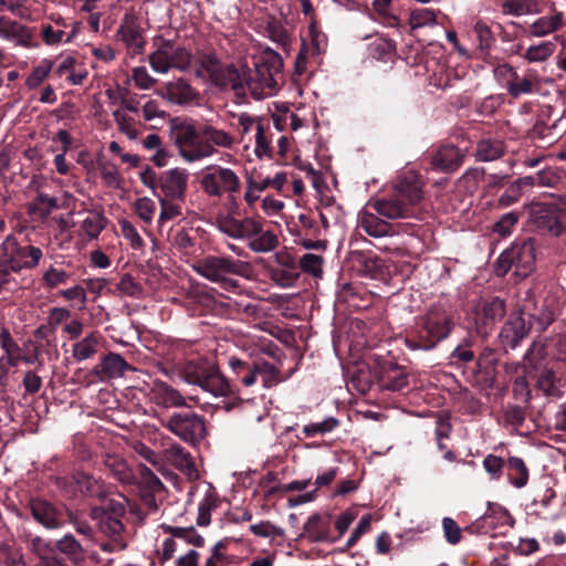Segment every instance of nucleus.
Instances as JSON below:
<instances>
[{"mask_svg": "<svg viewBox=\"0 0 566 566\" xmlns=\"http://www.w3.org/2000/svg\"><path fill=\"white\" fill-rule=\"evenodd\" d=\"M283 60L271 49L264 50L253 62V67L247 64L240 69L230 66L227 71L230 87L242 93L247 87L254 98L262 99L276 93L279 81L282 78Z\"/></svg>", "mask_w": 566, "mask_h": 566, "instance_id": "1", "label": "nucleus"}, {"mask_svg": "<svg viewBox=\"0 0 566 566\" xmlns=\"http://www.w3.org/2000/svg\"><path fill=\"white\" fill-rule=\"evenodd\" d=\"M421 199L422 182L416 172L409 171L398 180L390 196L370 199L368 207L389 220L407 219L413 216L412 208Z\"/></svg>", "mask_w": 566, "mask_h": 566, "instance_id": "2", "label": "nucleus"}, {"mask_svg": "<svg viewBox=\"0 0 566 566\" xmlns=\"http://www.w3.org/2000/svg\"><path fill=\"white\" fill-rule=\"evenodd\" d=\"M179 375L189 385L200 387L214 397L227 396L231 387L218 366L209 359H193L186 361L179 369Z\"/></svg>", "mask_w": 566, "mask_h": 566, "instance_id": "3", "label": "nucleus"}, {"mask_svg": "<svg viewBox=\"0 0 566 566\" xmlns=\"http://www.w3.org/2000/svg\"><path fill=\"white\" fill-rule=\"evenodd\" d=\"M451 329L450 313L443 307L432 306L422 318V325L418 332V342L407 339V345L412 349H432L439 342L449 336Z\"/></svg>", "mask_w": 566, "mask_h": 566, "instance_id": "4", "label": "nucleus"}, {"mask_svg": "<svg viewBox=\"0 0 566 566\" xmlns=\"http://www.w3.org/2000/svg\"><path fill=\"white\" fill-rule=\"evenodd\" d=\"M534 264V240L527 239L512 244L501 253L495 264V272L497 275H505L514 268L516 275L526 277L533 271Z\"/></svg>", "mask_w": 566, "mask_h": 566, "instance_id": "5", "label": "nucleus"}, {"mask_svg": "<svg viewBox=\"0 0 566 566\" xmlns=\"http://www.w3.org/2000/svg\"><path fill=\"white\" fill-rule=\"evenodd\" d=\"M43 258V251L35 245H21L13 234L0 243V259L4 260L13 273L35 269Z\"/></svg>", "mask_w": 566, "mask_h": 566, "instance_id": "6", "label": "nucleus"}, {"mask_svg": "<svg viewBox=\"0 0 566 566\" xmlns=\"http://www.w3.org/2000/svg\"><path fill=\"white\" fill-rule=\"evenodd\" d=\"M193 269L199 275L211 282L226 283L228 275H243L248 270V264L229 256L210 255Z\"/></svg>", "mask_w": 566, "mask_h": 566, "instance_id": "7", "label": "nucleus"}, {"mask_svg": "<svg viewBox=\"0 0 566 566\" xmlns=\"http://www.w3.org/2000/svg\"><path fill=\"white\" fill-rule=\"evenodd\" d=\"M171 138L178 149L179 156L186 163L191 164L202 160V155L207 151V146L201 145L199 128L197 129L189 123L174 125Z\"/></svg>", "mask_w": 566, "mask_h": 566, "instance_id": "8", "label": "nucleus"}, {"mask_svg": "<svg viewBox=\"0 0 566 566\" xmlns=\"http://www.w3.org/2000/svg\"><path fill=\"white\" fill-rule=\"evenodd\" d=\"M202 190L209 197H232L240 190V179L235 171L222 166H211L201 178Z\"/></svg>", "mask_w": 566, "mask_h": 566, "instance_id": "9", "label": "nucleus"}, {"mask_svg": "<svg viewBox=\"0 0 566 566\" xmlns=\"http://www.w3.org/2000/svg\"><path fill=\"white\" fill-rule=\"evenodd\" d=\"M249 240V248L256 253L273 251L279 245V239L272 231H264L263 224L254 218L239 220L238 240Z\"/></svg>", "mask_w": 566, "mask_h": 566, "instance_id": "10", "label": "nucleus"}, {"mask_svg": "<svg viewBox=\"0 0 566 566\" xmlns=\"http://www.w3.org/2000/svg\"><path fill=\"white\" fill-rule=\"evenodd\" d=\"M189 184V172L185 168H171L157 177V198L185 200Z\"/></svg>", "mask_w": 566, "mask_h": 566, "instance_id": "11", "label": "nucleus"}, {"mask_svg": "<svg viewBox=\"0 0 566 566\" xmlns=\"http://www.w3.org/2000/svg\"><path fill=\"white\" fill-rule=\"evenodd\" d=\"M166 427L186 442L195 443L206 436V424L197 413H175Z\"/></svg>", "mask_w": 566, "mask_h": 566, "instance_id": "12", "label": "nucleus"}, {"mask_svg": "<svg viewBox=\"0 0 566 566\" xmlns=\"http://www.w3.org/2000/svg\"><path fill=\"white\" fill-rule=\"evenodd\" d=\"M201 145L207 146L202 159L210 158L217 153V148L232 149L237 144V137L230 132L219 128L212 123H205L199 127Z\"/></svg>", "mask_w": 566, "mask_h": 566, "instance_id": "13", "label": "nucleus"}, {"mask_svg": "<svg viewBox=\"0 0 566 566\" xmlns=\"http://www.w3.org/2000/svg\"><path fill=\"white\" fill-rule=\"evenodd\" d=\"M129 369V364L122 355L108 353L92 368L90 375L98 381L106 382L123 377Z\"/></svg>", "mask_w": 566, "mask_h": 566, "instance_id": "14", "label": "nucleus"}, {"mask_svg": "<svg viewBox=\"0 0 566 566\" xmlns=\"http://www.w3.org/2000/svg\"><path fill=\"white\" fill-rule=\"evenodd\" d=\"M532 327L531 319L527 314L523 313V307L520 313L512 315L501 329L500 337L502 343L510 348H515L518 343L527 336Z\"/></svg>", "mask_w": 566, "mask_h": 566, "instance_id": "15", "label": "nucleus"}, {"mask_svg": "<svg viewBox=\"0 0 566 566\" xmlns=\"http://www.w3.org/2000/svg\"><path fill=\"white\" fill-rule=\"evenodd\" d=\"M117 36L134 54L140 53L145 46L139 21L134 14H125L117 30Z\"/></svg>", "mask_w": 566, "mask_h": 566, "instance_id": "16", "label": "nucleus"}, {"mask_svg": "<svg viewBox=\"0 0 566 566\" xmlns=\"http://www.w3.org/2000/svg\"><path fill=\"white\" fill-rule=\"evenodd\" d=\"M464 157L465 150L453 145H444L431 157V166L434 170L451 172L462 165Z\"/></svg>", "mask_w": 566, "mask_h": 566, "instance_id": "17", "label": "nucleus"}, {"mask_svg": "<svg viewBox=\"0 0 566 566\" xmlns=\"http://www.w3.org/2000/svg\"><path fill=\"white\" fill-rule=\"evenodd\" d=\"M149 396L156 405L165 408L186 406V400L181 394L161 380H154L151 382Z\"/></svg>", "mask_w": 566, "mask_h": 566, "instance_id": "18", "label": "nucleus"}, {"mask_svg": "<svg viewBox=\"0 0 566 566\" xmlns=\"http://www.w3.org/2000/svg\"><path fill=\"white\" fill-rule=\"evenodd\" d=\"M196 60L197 63L193 65L192 70L197 76H209L219 85L230 86L227 71L231 65L222 70L219 61L213 55H201L196 57Z\"/></svg>", "mask_w": 566, "mask_h": 566, "instance_id": "19", "label": "nucleus"}, {"mask_svg": "<svg viewBox=\"0 0 566 566\" xmlns=\"http://www.w3.org/2000/svg\"><path fill=\"white\" fill-rule=\"evenodd\" d=\"M0 38L15 41L17 44L29 48L32 43L33 32L27 25L6 17H0Z\"/></svg>", "mask_w": 566, "mask_h": 566, "instance_id": "20", "label": "nucleus"}, {"mask_svg": "<svg viewBox=\"0 0 566 566\" xmlns=\"http://www.w3.org/2000/svg\"><path fill=\"white\" fill-rule=\"evenodd\" d=\"M375 211L364 210L359 212L358 226L370 237L381 238L394 235L396 230L394 226L380 219Z\"/></svg>", "mask_w": 566, "mask_h": 566, "instance_id": "21", "label": "nucleus"}, {"mask_svg": "<svg viewBox=\"0 0 566 566\" xmlns=\"http://www.w3.org/2000/svg\"><path fill=\"white\" fill-rule=\"evenodd\" d=\"M163 96L174 104L184 105L193 102L198 93L187 81L177 78L165 84Z\"/></svg>", "mask_w": 566, "mask_h": 566, "instance_id": "22", "label": "nucleus"}, {"mask_svg": "<svg viewBox=\"0 0 566 566\" xmlns=\"http://www.w3.org/2000/svg\"><path fill=\"white\" fill-rule=\"evenodd\" d=\"M140 479L139 484L143 489L151 492V493H160V492H179L180 488L178 485V476L174 473H168L165 475L167 482L174 485V491L169 490L155 474L154 472L142 465L139 468Z\"/></svg>", "mask_w": 566, "mask_h": 566, "instance_id": "23", "label": "nucleus"}, {"mask_svg": "<svg viewBox=\"0 0 566 566\" xmlns=\"http://www.w3.org/2000/svg\"><path fill=\"white\" fill-rule=\"evenodd\" d=\"M332 515L329 513L314 514L308 517L304 531L312 542L329 541Z\"/></svg>", "mask_w": 566, "mask_h": 566, "instance_id": "24", "label": "nucleus"}, {"mask_svg": "<svg viewBox=\"0 0 566 566\" xmlns=\"http://www.w3.org/2000/svg\"><path fill=\"white\" fill-rule=\"evenodd\" d=\"M523 313L527 314L528 319H534L539 331H545L555 319L552 312L539 306L534 301V294L531 290L526 292V298L523 303Z\"/></svg>", "mask_w": 566, "mask_h": 566, "instance_id": "25", "label": "nucleus"}, {"mask_svg": "<svg viewBox=\"0 0 566 566\" xmlns=\"http://www.w3.org/2000/svg\"><path fill=\"white\" fill-rule=\"evenodd\" d=\"M31 511L34 518L48 528L60 526L55 507L44 497H32Z\"/></svg>", "mask_w": 566, "mask_h": 566, "instance_id": "26", "label": "nucleus"}, {"mask_svg": "<svg viewBox=\"0 0 566 566\" xmlns=\"http://www.w3.org/2000/svg\"><path fill=\"white\" fill-rule=\"evenodd\" d=\"M564 25V13L553 10L549 14L539 17L530 27L533 36H546L559 30Z\"/></svg>", "mask_w": 566, "mask_h": 566, "instance_id": "27", "label": "nucleus"}, {"mask_svg": "<svg viewBox=\"0 0 566 566\" xmlns=\"http://www.w3.org/2000/svg\"><path fill=\"white\" fill-rule=\"evenodd\" d=\"M99 343L101 335L98 333H88L86 336L73 344V358L78 363L93 358L98 350Z\"/></svg>", "mask_w": 566, "mask_h": 566, "instance_id": "28", "label": "nucleus"}, {"mask_svg": "<svg viewBox=\"0 0 566 566\" xmlns=\"http://www.w3.org/2000/svg\"><path fill=\"white\" fill-rule=\"evenodd\" d=\"M171 54V41H161L148 56L153 71L160 74L168 73L172 69Z\"/></svg>", "mask_w": 566, "mask_h": 566, "instance_id": "29", "label": "nucleus"}, {"mask_svg": "<svg viewBox=\"0 0 566 566\" xmlns=\"http://www.w3.org/2000/svg\"><path fill=\"white\" fill-rule=\"evenodd\" d=\"M274 133L273 127L269 120L263 125H258V132L255 133V147L254 154L258 158L272 157V139Z\"/></svg>", "mask_w": 566, "mask_h": 566, "instance_id": "30", "label": "nucleus"}, {"mask_svg": "<svg viewBox=\"0 0 566 566\" xmlns=\"http://www.w3.org/2000/svg\"><path fill=\"white\" fill-rule=\"evenodd\" d=\"M164 455L167 461L180 471L186 472L189 476L195 473L196 469L191 455L182 447L171 446L169 449L165 450Z\"/></svg>", "mask_w": 566, "mask_h": 566, "instance_id": "31", "label": "nucleus"}, {"mask_svg": "<svg viewBox=\"0 0 566 566\" xmlns=\"http://www.w3.org/2000/svg\"><path fill=\"white\" fill-rule=\"evenodd\" d=\"M69 492L74 494H91V495H106L102 484L93 476L86 473H76L73 476V483Z\"/></svg>", "mask_w": 566, "mask_h": 566, "instance_id": "32", "label": "nucleus"}, {"mask_svg": "<svg viewBox=\"0 0 566 566\" xmlns=\"http://www.w3.org/2000/svg\"><path fill=\"white\" fill-rule=\"evenodd\" d=\"M507 479L512 485L521 489L527 484L528 469L522 458L509 457L506 462Z\"/></svg>", "mask_w": 566, "mask_h": 566, "instance_id": "33", "label": "nucleus"}, {"mask_svg": "<svg viewBox=\"0 0 566 566\" xmlns=\"http://www.w3.org/2000/svg\"><path fill=\"white\" fill-rule=\"evenodd\" d=\"M381 387L391 391H400L408 387V374L398 366L385 370L380 377Z\"/></svg>", "mask_w": 566, "mask_h": 566, "instance_id": "34", "label": "nucleus"}, {"mask_svg": "<svg viewBox=\"0 0 566 566\" xmlns=\"http://www.w3.org/2000/svg\"><path fill=\"white\" fill-rule=\"evenodd\" d=\"M104 463L119 482L124 484H130L134 482L132 470L122 457L108 454L106 455Z\"/></svg>", "mask_w": 566, "mask_h": 566, "instance_id": "35", "label": "nucleus"}, {"mask_svg": "<svg viewBox=\"0 0 566 566\" xmlns=\"http://www.w3.org/2000/svg\"><path fill=\"white\" fill-rule=\"evenodd\" d=\"M106 218L94 211H90L81 223V234L85 235L88 240L96 239L106 227Z\"/></svg>", "mask_w": 566, "mask_h": 566, "instance_id": "36", "label": "nucleus"}, {"mask_svg": "<svg viewBox=\"0 0 566 566\" xmlns=\"http://www.w3.org/2000/svg\"><path fill=\"white\" fill-rule=\"evenodd\" d=\"M504 153V145L499 139H483L478 144L476 158L481 161H491L500 158Z\"/></svg>", "mask_w": 566, "mask_h": 566, "instance_id": "37", "label": "nucleus"}, {"mask_svg": "<svg viewBox=\"0 0 566 566\" xmlns=\"http://www.w3.org/2000/svg\"><path fill=\"white\" fill-rule=\"evenodd\" d=\"M559 384L560 380L551 369H545L537 379V388L548 397L560 398L563 396Z\"/></svg>", "mask_w": 566, "mask_h": 566, "instance_id": "38", "label": "nucleus"}, {"mask_svg": "<svg viewBox=\"0 0 566 566\" xmlns=\"http://www.w3.org/2000/svg\"><path fill=\"white\" fill-rule=\"evenodd\" d=\"M160 205V213L158 223L163 226L165 222L178 218L182 214L181 205L185 200H172L169 198H158Z\"/></svg>", "mask_w": 566, "mask_h": 566, "instance_id": "39", "label": "nucleus"}, {"mask_svg": "<svg viewBox=\"0 0 566 566\" xmlns=\"http://www.w3.org/2000/svg\"><path fill=\"white\" fill-rule=\"evenodd\" d=\"M230 115L237 119L241 139H244V137L252 130L256 133L258 125H263L266 122V119L262 117L252 116L245 112L239 114L230 113Z\"/></svg>", "mask_w": 566, "mask_h": 566, "instance_id": "40", "label": "nucleus"}, {"mask_svg": "<svg viewBox=\"0 0 566 566\" xmlns=\"http://www.w3.org/2000/svg\"><path fill=\"white\" fill-rule=\"evenodd\" d=\"M171 52L172 69H177L179 71H190L197 63L196 57H193L188 50L181 46H175L172 42Z\"/></svg>", "mask_w": 566, "mask_h": 566, "instance_id": "41", "label": "nucleus"}, {"mask_svg": "<svg viewBox=\"0 0 566 566\" xmlns=\"http://www.w3.org/2000/svg\"><path fill=\"white\" fill-rule=\"evenodd\" d=\"M437 24V12L432 9L421 8L410 12L409 25L411 29H419Z\"/></svg>", "mask_w": 566, "mask_h": 566, "instance_id": "42", "label": "nucleus"}, {"mask_svg": "<svg viewBox=\"0 0 566 566\" xmlns=\"http://www.w3.org/2000/svg\"><path fill=\"white\" fill-rule=\"evenodd\" d=\"M53 69V62L49 59H44L35 66L30 75L27 77L25 84L29 88L39 87L45 78L50 75Z\"/></svg>", "mask_w": 566, "mask_h": 566, "instance_id": "43", "label": "nucleus"}, {"mask_svg": "<svg viewBox=\"0 0 566 566\" xmlns=\"http://www.w3.org/2000/svg\"><path fill=\"white\" fill-rule=\"evenodd\" d=\"M298 264L304 273L313 277H321L323 275L324 259L321 255L306 253L300 259Z\"/></svg>", "mask_w": 566, "mask_h": 566, "instance_id": "44", "label": "nucleus"}, {"mask_svg": "<svg viewBox=\"0 0 566 566\" xmlns=\"http://www.w3.org/2000/svg\"><path fill=\"white\" fill-rule=\"evenodd\" d=\"M482 467L491 480L499 481L504 474L505 460L490 453L484 457Z\"/></svg>", "mask_w": 566, "mask_h": 566, "instance_id": "45", "label": "nucleus"}, {"mask_svg": "<svg viewBox=\"0 0 566 566\" xmlns=\"http://www.w3.org/2000/svg\"><path fill=\"white\" fill-rule=\"evenodd\" d=\"M537 82L531 76L521 77L516 73V78L507 87V93L513 97H518L523 94H531L535 91Z\"/></svg>", "mask_w": 566, "mask_h": 566, "instance_id": "46", "label": "nucleus"}, {"mask_svg": "<svg viewBox=\"0 0 566 566\" xmlns=\"http://www.w3.org/2000/svg\"><path fill=\"white\" fill-rule=\"evenodd\" d=\"M555 51V44L551 41L542 42L537 45L530 46L524 57L528 62H543L547 60Z\"/></svg>", "mask_w": 566, "mask_h": 566, "instance_id": "47", "label": "nucleus"}, {"mask_svg": "<svg viewBox=\"0 0 566 566\" xmlns=\"http://www.w3.org/2000/svg\"><path fill=\"white\" fill-rule=\"evenodd\" d=\"M265 32L269 39L281 46L289 43L287 31L280 20L271 18L266 23Z\"/></svg>", "mask_w": 566, "mask_h": 566, "instance_id": "48", "label": "nucleus"}, {"mask_svg": "<svg viewBox=\"0 0 566 566\" xmlns=\"http://www.w3.org/2000/svg\"><path fill=\"white\" fill-rule=\"evenodd\" d=\"M113 117L119 132L125 134L129 139L137 138L138 130L135 127L134 119L130 116L123 113L120 109H116L113 112Z\"/></svg>", "mask_w": 566, "mask_h": 566, "instance_id": "49", "label": "nucleus"}, {"mask_svg": "<svg viewBox=\"0 0 566 566\" xmlns=\"http://www.w3.org/2000/svg\"><path fill=\"white\" fill-rule=\"evenodd\" d=\"M482 312L485 319L491 322L500 321L506 312L504 301L500 297H493L484 303Z\"/></svg>", "mask_w": 566, "mask_h": 566, "instance_id": "50", "label": "nucleus"}, {"mask_svg": "<svg viewBox=\"0 0 566 566\" xmlns=\"http://www.w3.org/2000/svg\"><path fill=\"white\" fill-rule=\"evenodd\" d=\"M338 426V420L334 417H328L321 422H312L303 427V433L306 437H314L316 434H324L333 431Z\"/></svg>", "mask_w": 566, "mask_h": 566, "instance_id": "51", "label": "nucleus"}, {"mask_svg": "<svg viewBox=\"0 0 566 566\" xmlns=\"http://www.w3.org/2000/svg\"><path fill=\"white\" fill-rule=\"evenodd\" d=\"M227 539L219 541L211 552V556L207 559L206 566H228L232 562V557L226 554Z\"/></svg>", "mask_w": 566, "mask_h": 566, "instance_id": "52", "label": "nucleus"}, {"mask_svg": "<svg viewBox=\"0 0 566 566\" xmlns=\"http://www.w3.org/2000/svg\"><path fill=\"white\" fill-rule=\"evenodd\" d=\"M136 214L146 223H150L156 212V203L148 197L138 198L134 203Z\"/></svg>", "mask_w": 566, "mask_h": 566, "instance_id": "53", "label": "nucleus"}, {"mask_svg": "<svg viewBox=\"0 0 566 566\" xmlns=\"http://www.w3.org/2000/svg\"><path fill=\"white\" fill-rule=\"evenodd\" d=\"M56 546L61 553L66 554L74 559L81 557L83 554L81 544L71 534H66L61 539H59L56 542Z\"/></svg>", "mask_w": 566, "mask_h": 566, "instance_id": "54", "label": "nucleus"}, {"mask_svg": "<svg viewBox=\"0 0 566 566\" xmlns=\"http://www.w3.org/2000/svg\"><path fill=\"white\" fill-rule=\"evenodd\" d=\"M483 517L485 520L494 518L495 521L490 522L492 524H499V525H512L513 524V518L510 515V513L507 512V510L500 505L492 504V503H489L488 511Z\"/></svg>", "mask_w": 566, "mask_h": 566, "instance_id": "55", "label": "nucleus"}, {"mask_svg": "<svg viewBox=\"0 0 566 566\" xmlns=\"http://www.w3.org/2000/svg\"><path fill=\"white\" fill-rule=\"evenodd\" d=\"M544 227L554 235H559L566 232V210H558L551 216L546 217Z\"/></svg>", "mask_w": 566, "mask_h": 566, "instance_id": "56", "label": "nucleus"}, {"mask_svg": "<svg viewBox=\"0 0 566 566\" xmlns=\"http://www.w3.org/2000/svg\"><path fill=\"white\" fill-rule=\"evenodd\" d=\"M132 80L139 90H149L156 83V78L144 66H137L132 70Z\"/></svg>", "mask_w": 566, "mask_h": 566, "instance_id": "57", "label": "nucleus"}, {"mask_svg": "<svg viewBox=\"0 0 566 566\" xmlns=\"http://www.w3.org/2000/svg\"><path fill=\"white\" fill-rule=\"evenodd\" d=\"M518 217L514 212L503 214L493 226V231L501 237H506L511 233L512 228L517 223Z\"/></svg>", "mask_w": 566, "mask_h": 566, "instance_id": "58", "label": "nucleus"}, {"mask_svg": "<svg viewBox=\"0 0 566 566\" xmlns=\"http://www.w3.org/2000/svg\"><path fill=\"white\" fill-rule=\"evenodd\" d=\"M239 220L232 216L219 217L217 219L218 229L232 239L238 240L239 235Z\"/></svg>", "mask_w": 566, "mask_h": 566, "instance_id": "59", "label": "nucleus"}, {"mask_svg": "<svg viewBox=\"0 0 566 566\" xmlns=\"http://www.w3.org/2000/svg\"><path fill=\"white\" fill-rule=\"evenodd\" d=\"M172 536L178 538H184L186 542L195 545L202 546L205 544L203 537L198 534L192 527L191 528H182V527H170L169 528Z\"/></svg>", "mask_w": 566, "mask_h": 566, "instance_id": "60", "label": "nucleus"}, {"mask_svg": "<svg viewBox=\"0 0 566 566\" xmlns=\"http://www.w3.org/2000/svg\"><path fill=\"white\" fill-rule=\"evenodd\" d=\"M120 230L124 238L130 243L134 249H140L144 245L142 237L138 234L136 228L127 220L119 221Z\"/></svg>", "mask_w": 566, "mask_h": 566, "instance_id": "61", "label": "nucleus"}, {"mask_svg": "<svg viewBox=\"0 0 566 566\" xmlns=\"http://www.w3.org/2000/svg\"><path fill=\"white\" fill-rule=\"evenodd\" d=\"M543 307L552 312V315L556 317L563 305V292L558 289L554 291H549L547 295L542 301Z\"/></svg>", "mask_w": 566, "mask_h": 566, "instance_id": "62", "label": "nucleus"}, {"mask_svg": "<svg viewBox=\"0 0 566 566\" xmlns=\"http://www.w3.org/2000/svg\"><path fill=\"white\" fill-rule=\"evenodd\" d=\"M474 32L476 34L479 46L481 50L489 49L494 41L490 28L483 21L479 20L474 24Z\"/></svg>", "mask_w": 566, "mask_h": 566, "instance_id": "63", "label": "nucleus"}, {"mask_svg": "<svg viewBox=\"0 0 566 566\" xmlns=\"http://www.w3.org/2000/svg\"><path fill=\"white\" fill-rule=\"evenodd\" d=\"M442 528L446 539L449 544H458L461 539V528L454 520L451 517H444L442 520Z\"/></svg>", "mask_w": 566, "mask_h": 566, "instance_id": "64", "label": "nucleus"}]
</instances>
